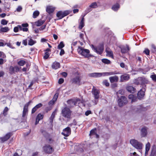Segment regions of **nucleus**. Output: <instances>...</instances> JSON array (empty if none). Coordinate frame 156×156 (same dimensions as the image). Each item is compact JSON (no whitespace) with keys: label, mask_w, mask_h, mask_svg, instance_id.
I'll use <instances>...</instances> for the list:
<instances>
[{"label":"nucleus","mask_w":156,"mask_h":156,"mask_svg":"<svg viewBox=\"0 0 156 156\" xmlns=\"http://www.w3.org/2000/svg\"><path fill=\"white\" fill-rule=\"evenodd\" d=\"M86 14L83 15H82L81 16L82 17V19L80 21L79 23V26L78 27V28L80 29L81 30L82 29V28L84 27V17L85 16Z\"/></svg>","instance_id":"a211bd4d"},{"label":"nucleus","mask_w":156,"mask_h":156,"mask_svg":"<svg viewBox=\"0 0 156 156\" xmlns=\"http://www.w3.org/2000/svg\"><path fill=\"white\" fill-rule=\"evenodd\" d=\"M91 10L92 9L89 6V7L87 8L85 11V12L86 13V14L90 12Z\"/></svg>","instance_id":"6e6d98bb"},{"label":"nucleus","mask_w":156,"mask_h":156,"mask_svg":"<svg viewBox=\"0 0 156 156\" xmlns=\"http://www.w3.org/2000/svg\"><path fill=\"white\" fill-rule=\"evenodd\" d=\"M18 64L21 66H23L26 64V62L23 60H20L18 62Z\"/></svg>","instance_id":"58836bf2"},{"label":"nucleus","mask_w":156,"mask_h":156,"mask_svg":"<svg viewBox=\"0 0 156 156\" xmlns=\"http://www.w3.org/2000/svg\"><path fill=\"white\" fill-rule=\"evenodd\" d=\"M89 6L91 8H96L98 7L96 2L92 3Z\"/></svg>","instance_id":"a18cd8bd"},{"label":"nucleus","mask_w":156,"mask_h":156,"mask_svg":"<svg viewBox=\"0 0 156 156\" xmlns=\"http://www.w3.org/2000/svg\"><path fill=\"white\" fill-rule=\"evenodd\" d=\"M58 94L57 93H56L54 95L53 98L52 99L54 101H55L58 98Z\"/></svg>","instance_id":"5fc2aeb1"},{"label":"nucleus","mask_w":156,"mask_h":156,"mask_svg":"<svg viewBox=\"0 0 156 156\" xmlns=\"http://www.w3.org/2000/svg\"><path fill=\"white\" fill-rule=\"evenodd\" d=\"M80 100L79 98L72 99L68 100L67 101L68 105V107L69 108L74 107L76 105L78 102H80Z\"/></svg>","instance_id":"423d86ee"},{"label":"nucleus","mask_w":156,"mask_h":156,"mask_svg":"<svg viewBox=\"0 0 156 156\" xmlns=\"http://www.w3.org/2000/svg\"><path fill=\"white\" fill-rule=\"evenodd\" d=\"M106 52L107 53V55H108L111 57H113V52L112 51L106 50Z\"/></svg>","instance_id":"4c0bfd02"},{"label":"nucleus","mask_w":156,"mask_h":156,"mask_svg":"<svg viewBox=\"0 0 156 156\" xmlns=\"http://www.w3.org/2000/svg\"><path fill=\"white\" fill-rule=\"evenodd\" d=\"M130 143L132 146L137 150H141L143 148V144L135 139H132Z\"/></svg>","instance_id":"7ed1b4c3"},{"label":"nucleus","mask_w":156,"mask_h":156,"mask_svg":"<svg viewBox=\"0 0 156 156\" xmlns=\"http://www.w3.org/2000/svg\"><path fill=\"white\" fill-rule=\"evenodd\" d=\"M43 115H41V114H38L36 118L39 119V120H41L43 119Z\"/></svg>","instance_id":"3c124183"},{"label":"nucleus","mask_w":156,"mask_h":156,"mask_svg":"<svg viewBox=\"0 0 156 156\" xmlns=\"http://www.w3.org/2000/svg\"><path fill=\"white\" fill-rule=\"evenodd\" d=\"M102 62L104 63L108 64H109L111 63L110 60L106 58L102 59Z\"/></svg>","instance_id":"79ce46f5"},{"label":"nucleus","mask_w":156,"mask_h":156,"mask_svg":"<svg viewBox=\"0 0 156 156\" xmlns=\"http://www.w3.org/2000/svg\"><path fill=\"white\" fill-rule=\"evenodd\" d=\"M45 22L44 20H39L35 22V24L37 26H40L42 25Z\"/></svg>","instance_id":"2f4dec72"},{"label":"nucleus","mask_w":156,"mask_h":156,"mask_svg":"<svg viewBox=\"0 0 156 156\" xmlns=\"http://www.w3.org/2000/svg\"><path fill=\"white\" fill-rule=\"evenodd\" d=\"M147 128L146 127L142 128L140 130V136L142 137H145L147 134Z\"/></svg>","instance_id":"2eb2a0df"},{"label":"nucleus","mask_w":156,"mask_h":156,"mask_svg":"<svg viewBox=\"0 0 156 156\" xmlns=\"http://www.w3.org/2000/svg\"><path fill=\"white\" fill-rule=\"evenodd\" d=\"M36 43V41L33 40L32 38H30L28 41V44L30 46H32Z\"/></svg>","instance_id":"c756f323"},{"label":"nucleus","mask_w":156,"mask_h":156,"mask_svg":"<svg viewBox=\"0 0 156 156\" xmlns=\"http://www.w3.org/2000/svg\"><path fill=\"white\" fill-rule=\"evenodd\" d=\"M145 92L142 90H140L138 92L137 94V98L139 99H141L143 98Z\"/></svg>","instance_id":"cd10ccee"},{"label":"nucleus","mask_w":156,"mask_h":156,"mask_svg":"<svg viewBox=\"0 0 156 156\" xmlns=\"http://www.w3.org/2000/svg\"><path fill=\"white\" fill-rule=\"evenodd\" d=\"M50 54L48 52H46L45 53L44 55V56L43 58L44 59H47L49 57Z\"/></svg>","instance_id":"8fccbe9b"},{"label":"nucleus","mask_w":156,"mask_h":156,"mask_svg":"<svg viewBox=\"0 0 156 156\" xmlns=\"http://www.w3.org/2000/svg\"><path fill=\"white\" fill-rule=\"evenodd\" d=\"M62 13L63 16L62 17L63 18L64 17L68 15L70 13V11L69 10H66L62 12Z\"/></svg>","instance_id":"a19ab883"},{"label":"nucleus","mask_w":156,"mask_h":156,"mask_svg":"<svg viewBox=\"0 0 156 156\" xmlns=\"http://www.w3.org/2000/svg\"><path fill=\"white\" fill-rule=\"evenodd\" d=\"M78 53L84 57L85 58H89L93 56L89 54L90 51L88 49H84L81 47H79L77 49Z\"/></svg>","instance_id":"f03ea898"},{"label":"nucleus","mask_w":156,"mask_h":156,"mask_svg":"<svg viewBox=\"0 0 156 156\" xmlns=\"http://www.w3.org/2000/svg\"><path fill=\"white\" fill-rule=\"evenodd\" d=\"M144 52L147 55H149L150 53V51L148 49H145L144 51Z\"/></svg>","instance_id":"13d9d810"},{"label":"nucleus","mask_w":156,"mask_h":156,"mask_svg":"<svg viewBox=\"0 0 156 156\" xmlns=\"http://www.w3.org/2000/svg\"><path fill=\"white\" fill-rule=\"evenodd\" d=\"M109 80L111 83H113L114 82H117L119 80V78L117 76H115L110 77Z\"/></svg>","instance_id":"5701e85b"},{"label":"nucleus","mask_w":156,"mask_h":156,"mask_svg":"<svg viewBox=\"0 0 156 156\" xmlns=\"http://www.w3.org/2000/svg\"><path fill=\"white\" fill-rule=\"evenodd\" d=\"M41 132L42 133V134L44 136H45L47 134V133L46 132V131L43 129H41Z\"/></svg>","instance_id":"680f3d73"},{"label":"nucleus","mask_w":156,"mask_h":156,"mask_svg":"<svg viewBox=\"0 0 156 156\" xmlns=\"http://www.w3.org/2000/svg\"><path fill=\"white\" fill-rule=\"evenodd\" d=\"M92 93L94 95V99H96L95 100H94L95 102V105H96L98 102V100L100 97V91L99 90L95 88H93L92 89Z\"/></svg>","instance_id":"0eeeda50"},{"label":"nucleus","mask_w":156,"mask_h":156,"mask_svg":"<svg viewBox=\"0 0 156 156\" xmlns=\"http://www.w3.org/2000/svg\"><path fill=\"white\" fill-rule=\"evenodd\" d=\"M150 77L153 81H156V74L152 75Z\"/></svg>","instance_id":"603ef678"},{"label":"nucleus","mask_w":156,"mask_h":156,"mask_svg":"<svg viewBox=\"0 0 156 156\" xmlns=\"http://www.w3.org/2000/svg\"><path fill=\"white\" fill-rule=\"evenodd\" d=\"M103 84L108 87L109 86V83L107 80H104L103 82Z\"/></svg>","instance_id":"09e8293b"},{"label":"nucleus","mask_w":156,"mask_h":156,"mask_svg":"<svg viewBox=\"0 0 156 156\" xmlns=\"http://www.w3.org/2000/svg\"><path fill=\"white\" fill-rule=\"evenodd\" d=\"M60 65L59 63L55 62L52 64L51 67L53 69H57L60 68Z\"/></svg>","instance_id":"a878e982"},{"label":"nucleus","mask_w":156,"mask_h":156,"mask_svg":"<svg viewBox=\"0 0 156 156\" xmlns=\"http://www.w3.org/2000/svg\"><path fill=\"white\" fill-rule=\"evenodd\" d=\"M81 80L80 76H76L72 79V83L80 85L81 84Z\"/></svg>","instance_id":"dca6fc26"},{"label":"nucleus","mask_w":156,"mask_h":156,"mask_svg":"<svg viewBox=\"0 0 156 156\" xmlns=\"http://www.w3.org/2000/svg\"><path fill=\"white\" fill-rule=\"evenodd\" d=\"M91 112L90 110L87 111L85 113V115L86 116L88 115L89 114H91Z\"/></svg>","instance_id":"69168bd1"},{"label":"nucleus","mask_w":156,"mask_h":156,"mask_svg":"<svg viewBox=\"0 0 156 156\" xmlns=\"http://www.w3.org/2000/svg\"><path fill=\"white\" fill-rule=\"evenodd\" d=\"M118 102L119 106L121 107L126 105L128 101L126 98L125 96H121L120 98L118 99Z\"/></svg>","instance_id":"6e6552de"},{"label":"nucleus","mask_w":156,"mask_h":156,"mask_svg":"<svg viewBox=\"0 0 156 156\" xmlns=\"http://www.w3.org/2000/svg\"><path fill=\"white\" fill-rule=\"evenodd\" d=\"M44 151L48 154H51L54 151V149L50 145H46L43 147Z\"/></svg>","instance_id":"9d476101"},{"label":"nucleus","mask_w":156,"mask_h":156,"mask_svg":"<svg viewBox=\"0 0 156 156\" xmlns=\"http://www.w3.org/2000/svg\"><path fill=\"white\" fill-rule=\"evenodd\" d=\"M140 82L141 85L148 84L149 82L148 80L144 77H140Z\"/></svg>","instance_id":"bb28decb"},{"label":"nucleus","mask_w":156,"mask_h":156,"mask_svg":"<svg viewBox=\"0 0 156 156\" xmlns=\"http://www.w3.org/2000/svg\"><path fill=\"white\" fill-rule=\"evenodd\" d=\"M55 10V9L51 6H48L47 7L46 11L49 14L53 12Z\"/></svg>","instance_id":"c85d7f7f"},{"label":"nucleus","mask_w":156,"mask_h":156,"mask_svg":"<svg viewBox=\"0 0 156 156\" xmlns=\"http://www.w3.org/2000/svg\"><path fill=\"white\" fill-rule=\"evenodd\" d=\"M30 102L31 101H29L28 102L26 103L24 106L23 112L22 115L21 117V119L22 120L21 122H23L26 121L27 119V117L26 116V115L28 112V106H29V105Z\"/></svg>","instance_id":"39448f33"},{"label":"nucleus","mask_w":156,"mask_h":156,"mask_svg":"<svg viewBox=\"0 0 156 156\" xmlns=\"http://www.w3.org/2000/svg\"><path fill=\"white\" fill-rule=\"evenodd\" d=\"M134 110L136 112L140 113L146 111L147 110V109L146 107H143V106L141 105L138 106L137 107L134 108Z\"/></svg>","instance_id":"4468645a"},{"label":"nucleus","mask_w":156,"mask_h":156,"mask_svg":"<svg viewBox=\"0 0 156 156\" xmlns=\"http://www.w3.org/2000/svg\"><path fill=\"white\" fill-rule=\"evenodd\" d=\"M62 115L63 116L67 118H70L72 113L70 109L67 107L64 108L62 110Z\"/></svg>","instance_id":"20e7f679"},{"label":"nucleus","mask_w":156,"mask_h":156,"mask_svg":"<svg viewBox=\"0 0 156 156\" xmlns=\"http://www.w3.org/2000/svg\"><path fill=\"white\" fill-rule=\"evenodd\" d=\"M39 14V12L38 11L34 12L33 13V17L34 18H36Z\"/></svg>","instance_id":"c03bdc74"},{"label":"nucleus","mask_w":156,"mask_h":156,"mask_svg":"<svg viewBox=\"0 0 156 156\" xmlns=\"http://www.w3.org/2000/svg\"><path fill=\"white\" fill-rule=\"evenodd\" d=\"M120 5L119 4L117 3L114 5L112 7V9L114 11H117L119 8Z\"/></svg>","instance_id":"7c9ffc66"},{"label":"nucleus","mask_w":156,"mask_h":156,"mask_svg":"<svg viewBox=\"0 0 156 156\" xmlns=\"http://www.w3.org/2000/svg\"><path fill=\"white\" fill-rule=\"evenodd\" d=\"M55 102V101L52 99L51 100L49 101L48 103V104L50 105H53L54 104Z\"/></svg>","instance_id":"774afa93"},{"label":"nucleus","mask_w":156,"mask_h":156,"mask_svg":"<svg viewBox=\"0 0 156 156\" xmlns=\"http://www.w3.org/2000/svg\"><path fill=\"white\" fill-rule=\"evenodd\" d=\"M126 89L129 92L133 94L135 93L136 89L135 88L131 86H128L126 87Z\"/></svg>","instance_id":"aec40b11"},{"label":"nucleus","mask_w":156,"mask_h":156,"mask_svg":"<svg viewBox=\"0 0 156 156\" xmlns=\"http://www.w3.org/2000/svg\"><path fill=\"white\" fill-rule=\"evenodd\" d=\"M0 57L4 58L6 57V55L3 52L0 51Z\"/></svg>","instance_id":"bf43d9fd"},{"label":"nucleus","mask_w":156,"mask_h":156,"mask_svg":"<svg viewBox=\"0 0 156 156\" xmlns=\"http://www.w3.org/2000/svg\"><path fill=\"white\" fill-rule=\"evenodd\" d=\"M90 46L94 51L99 55H101L104 50V45L103 43H100L97 46L91 44Z\"/></svg>","instance_id":"f257e3e1"},{"label":"nucleus","mask_w":156,"mask_h":156,"mask_svg":"<svg viewBox=\"0 0 156 156\" xmlns=\"http://www.w3.org/2000/svg\"><path fill=\"white\" fill-rule=\"evenodd\" d=\"M21 67H19L18 66H16L14 67L10 66L9 68V73L11 75L15 74V72L17 73L20 71V69Z\"/></svg>","instance_id":"1a4fd4ad"},{"label":"nucleus","mask_w":156,"mask_h":156,"mask_svg":"<svg viewBox=\"0 0 156 156\" xmlns=\"http://www.w3.org/2000/svg\"><path fill=\"white\" fill-rule=\"evenodd\" d=\"M9 110L8 108L6 107L3 111V114L5 116H6L8 114V112Z\"/></svg>","instance_id":"ea45409f"},{"label":"nucleus","mask_w":156,"mask_h":156,"mask_svg":"<svg viewBox=\"0 0 156 156\" xmlns=\"http://www.w3.org/2000/svg\"><path fill=\"white\" fill-rule=\"evenodd\" d=\"M64 79L62 78H60L58 81V83L59 84H61L64 82Z\"/></svg>","instance_id":"e2e57ef3"},{"label":"nucleus","mask_w":156,"mask_h":156,"mask_svg":"<svg viewBox=\"0 0 156 156\" xmlns=\"http://www.w3.org/2000/svg\"><path fill=\"white\" fill-rule=\"evenodd\" d=\"M71 133V129L69 127H67L63 130L61 133L62 135L66 137L69 136Z\"/></svg>","instance_id":"f8f14e48"},{"label":"nucleus","mask_w":156,"mask_h":156,"mask_svg":"<svg viewBox=\"0 0 156 156\" xmlns=\"http://www.w3.org/2000/svg\"><path fill=\"white\" fill-rule=\"evenodd\" d=\"M5 45H6L7 46H8V47H9L10 48H12V49L15 48L14 47H13L12 46V45L10 43H6L5 44Z\"/></svg>","instance_id":"864d4df0"},{"label":"nucleus","mask_w":156,"mask_h":156,"mask_svg":"<svg viewBox=\"0 0 156 156\" xmlns=\"http://www.w3.org/2000/svg\"><path fill=\"white\" fill-rule=\"evenodd\" d=\"M149 156H156V145L154 144L151 147Z\"/></svg>","instance_id":"f3484780"},{"label":"nucleus","mask_w":156,"mask_h":156,"mask_svg":"<svg viewBox=\"0 0 156 156\" xmlns=\"http://www.w3.org/2000/svg\"><path fill=\"white\" fill-rule=\"evenodd\" d=\"M102 136L103 138H104L105 139L107 140L109 138L110 136L107 133H105L104 134H103Z\"/></svg>","instance_id":"de8ad7c7"},{"label":"nucleus","mask_w":156,"mask_h":156,"mask_svg":"<svg viewBox=\"0 0 156 156\" xmlns=\"http://www.w3.org/2000/svg\"><path fill=\"white\" fill-rule=\"evenodd\" d=\"M56 16L59 19H61L63 18L62 11H59L56 14Z\"/></svg>","instance_id":"e433bc0d"},{"label":"nucleus","mask_w":156,"mask_h":156,"mask_svg":"<svg viewBox=\"0 0 156 156\" xmlns=\"http://www.w3.org/2000/svg\"><path fill=\"white\" fill-rule=\"evenodd\" d=\"M64 44L62 41L61 42L58 46V49H62L64 47Z\"/></svg>","instance_id":"37998d69"},{"label":"nucleus","mask_w":156,"mask_h":156,"mask_svg":"<svg viewBox=\"0 0 156 156\" xmlns=\"http://www.w3.org/2000/svg\"><path fill=\"white\" fill-rule=\"evenodd\" d=\"M133 83L136 85H141L140 77L135 79L133 81Z\"/></svg>","instance_id":"c9c22d12"},{"label":"nucleus","mask_w":156,"mask_h":156,"mask_svg":"<svg viewBox=\"0 0 156 156\" xmlns=\"http://www.w3.org/2000/svg\"><path fill=\"white\" fill-rule=\"evenodd\" d=\"M61 49V51H60V55L61 56H62L64 54L65 51H64V50L62 49Z\"/></svg>","instance_id":"338daca9"},{"label":"nucleus","mask_w":156,"mask_h":156,"mask_svg":"<svg viewBox=\"0 0 156 156\" xmlns=\"http://www.w3.org/2000/svg\"><path fill=\"white\" fill-rule=\"evenodd\" d=\"M55 114H56V113L55 111L53 112H52L51 117H50V118H49L50 123H51V124H52V123L53 121V120L55 117Z\"/></svg>","instance_id":"72a5a7b5"},{"label":"nucleus","mask_w":156,"mask_h":156,"mask_svg":"<svg viewBox=\"0 0 156 156\" xmlns=\"http://www.w3.org/2000/svg\"><path fill=\"white\" fill-rule=\"evenodd\" d=\"M22 9V7L20 6H18L16 9V11L18 12H20Z\"/></svg>","instance_id":"052dcab7"},{"label":"nucleus","mask_w":156,"mask_h":156,"mask_svg":"<svg viewBox=\"0 0 156 156\" xmlns=\"http://www.w3.org/2000/svg\"><path fill=\"white\" fill-rule=\"evenodd\" d=\"M19 29L18 26L14 28V31L15 32H17L19 31Z\"/></svg>","instance_id":"0e129e2a"},{"label":"nucleus","mask_w":156,"mask_h":156,"mask_svg":"<svg viewBox=\"0 0 156 156\" xmlns=\"http://www.w3.org/2000/svg\"><path fill=\"white\" fill-rule=\"evenodd\" d=\"M130 78V75L125 73L120 76V82H122L128 81Z\"/></svg>","instance_id":"9b49d317"},{"label":"nucleus","mask_w":156,"mask_h":156,"mask_svg":"<svg viewBox=\"0 0 156 156\" xmlns=\"http://www.w3.org/2000/svg\"><path fill=\"white\" fill-rule=\"evenodd\" d=\"M96 128H95L94 129H92L90 131V133L89 134V136L90 137H92V136H94L95 135V134L96 133Z\"/></svg>","instance_id":"473e14b6"},{"label":"nucleus","mask_w":156,"mask_h":156,"mask_svg":"<svg viewBox=\"0 0 156 156\" xmlns=\"http://www.w3.org/2000/svg\"><path fill=\"white\" fill-rule=\"evenodd\" d=\"M121 52L122 53H127L129 50V45L126 44V46H122L121 48Z\"/></svg>","instance_id":"412c9836"},{"label":"nucleus","mask_w":156,"mask_h":156,"mask_svg":"<svg viewBox=\"0 0 156 156\" xmlns=\"http://www.w3.org/2000/svg\"><path fill=\"white\" fill-rule=\"evenodd\" d=\"M119 72H117L116 71L111 72H106L100 73V76L101 77L102 76H107L110 75H114L115 74H119Z\"/></svg>","instance_id":"ddd939ff"},{"label":"nucleus","mask_w":156,"mask_h":156,"mask_svg":"<svg viewBox=\"0 0 156 156\" xmlns=\"http://www.w3.org/2000/svg\"><path fill=\"white\" fill-rule=\"evenodd\" d=\"M42 105V104L41 103H40L36 105L34 107L32 108L31 111L32 114L34 113L38 108L41 107Z\"/></svg>","instance_id":"393cba45"},{"label":"nucleus","mask_w":156,"mask_h":156,"mask_svg":"<svg viewBox=\"0 0 156 156\" xmlns=\"http://www.w3.org/2000/svg\"><path fill=\"white\" fill-rule=\"evenodd\" d=\"M8 21L6 20L5 19H2L1 22V24L3 25H6L8 23Z\"/></svg>","instance_id":"49530a36"},{"label":"nucleus","mask_w":156,"mask_h":156,"mask_svg":"<svg viewBox=\"0 0 156 156\" xmlns=\"http://www.w3.org/2000/svg\"><path fill=\"white\" fill-rule=\"evenodd\" d=\"M151 144L149 142L146 144L145 145V155L147 156L148 154V152L150 149L151 147Z\"/></svg>","instance_id":"4be33fe9"},{"label":"nucleus","mask_w":156,"mask_h":156,"mask_svg":"<svg viewBox=\"0 0 156 156\" xmlns=\"http://www.w3.org/2000/svg\"><path fill=\"white\" fill-rule=\"evenodd\" d=\"M11 136V133H7L6 135L3 137H0V140H1L2 142L3 143L4 142L7 141L9 139Z\"/></svg>","instance_id":"6ab92c4d"},{"label":"nucleus","mask_w":156,"mask_h":156,"mask_svg":"<svg viewBox=\"0 0 156 156\" xmlns=\"http://www.w3.org/2000/svg\"><path fill=\"white\" fill-rule=\"evenodd\" d=\"M142 86V88L140 90H142V91L145 92L146 88V85L145 84L141 85Z\"/></svg>","instance_id":"4d7b16f0"},{"label":"nucleus","mask_w":156,"mask_h":156,"mask_svg":"<svg viewBox=\"0 0 156 156\" xmlns=\"http://www.w3.org/2000/svg\"><path fill=\"white\" fill-rule=\"evenodd\" d=\"M9 30L8 27H2L0 29V33L2 32H7Z\"/></svg>","instance_id":"f704fd0d"},{"label":"nucleus","mask_w":156,"mask_h":156,"mask_svg":"<svg viewBox=\"0 0 156 156\" xmlns=\"http://www.w3.org/2000/svg\"><path fill=\"white\" fill-rule=\"evenodd\" d=\"M100 73H89L88 74L89 76L94 78L100 77Z\"/></svg>","instance_id":"b1692460"}]
</instances>
